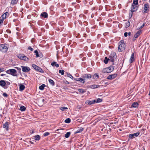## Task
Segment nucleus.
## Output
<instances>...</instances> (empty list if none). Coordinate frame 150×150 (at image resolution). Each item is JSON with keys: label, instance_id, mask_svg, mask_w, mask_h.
<instances>
[{"label": "nucleus", "instance_id": "nucleus-1", "mask_svg": "<svg viewBox=\"0 0 150 150\" xmlns=\"http://www.w3.org/2000/svg\"><path fill=\"white\" fill-rule=\"evenodd\" d=\"M8 49L7 44H1L0 45V51L3 52H6Z\"/></svg>", "mask_w": 150, "mask_h": 150}, {"label": "nucleus", "instance_id": "nucleus-2", "mask_svg": "<svg viewBox=\"0 0 150 150\" xmlns=\"http://www.w3.org/2000/svg\"><path fill=\"white\" fill-rule=\"evenodd\" d=\"M118 50L119 52H122L125 49V43L123 40H121L119 42Z\"/></svg>", "mask_w": 150, "mask_h": 150}, {"label": "nucleus", "instance_id": "nucleus-3", "mask_svg": "<svg viewBox=\"0 0 150 150\" xmlns=\"http://www.w3.org/2000/svg\"><path fill=\"white\" fill-rule=\"evenodd\" d=\"M6 73L11 75L13 76H17V71L14 69H11L7 70L6 71Z\"/></svg>", "mask_w": 150, "mask_h": 150}, {"label": "nucleus", "instance_id": "nucleus-4", "mask_svg": "<svg viewBox=\"0 0 150 150\" xmlns=\"http://www.w3.org/2000/svg\"><path fill=\"white\" fill-rule=\"evenodd\" d=\"M149 11V7L148 3L145 4H144L143 9L142 12L144 13H146Z\"/></svg>", "mask_w": 150, "mask_h": 150}, {"label": "nucleus", "instance_id": "nucleus-5", "mask_svg": "<svg viewBox=\"0 0 150 150\" xmlns=\"http://www.w3.org/2000/svg\"><path fill=\"white\" fill-rule=\"evenodd\" d=\"M18 57L21 59L24 60L26 61H28L29 60V58L22 54H19L18 55Z\"/></svg>", "mask_w": 150, "mask_h": 150}, {"label": "nucleus", "instance_id": "nucleus-6", "mask_svg": "<svg viewBox=\"0 0 150 150\" xmlns=\"http://www.w3.org/2000/svg\"><path fill=\"white\" fill-rule=\"evenodd\" d=\"M33 67L36 71L41 73H44V71L40 67L37 66L36 65L33 64L32 65Z\"/></svg>", "mask_w": 150, "mask_h": 150}, {"label": "nucleus", "instance_id": "nucleus-7", "mask_svg": "<svg viewBox=\"0 0 150 150\" xmlns=\"http://www.w3.org/2000/svg\"><path fill=\"white\" fill-rule=\"evenodd\" d=\"M134 6H132L131 8V10L129 13V18H132L133 13V12L137 10V8H134Z\"/></svg>", "mask_w": 150, "mask_h": 150}, {"label": "nucleus", "instance_id": "nucleus-8", "mask_svg": "<svg viewBox=\"0 0 150 150\" xmlns=\"http://www.w3.org/2000/svg\"><path fill=\"white\" fill-rule=\"evenodd\" d=\"M21 67L22 68V71L23 72H28L30 70V68L28 67L21 66Z\"/></svg>", "mask_w": 150, "mask_h": 150}, {"label": "nucleus", "instance_id": "nucleus-9", "mask_svg": "<svg viewBox=\"0 0 150 150\" xmlns=\"http://www.w3.org/2000/svg\"><path fill=\"white\" fill-rule=\"evenodd\" d=\"M141 33V31L140 30H139L137 32L134 36L133 39V41H134L139 37Z\"/></svg>", "mask_w": 150, "mask_h": 150}, {"label": "nucleus", "instance_id": "nucleus-10", "mask_svg": "<svg viewBox=\"0 0 150 150\" xmlns=\"http://www.w3.org/2000/svg\"><path fill=\"white\" fill-rule=\"evenodd\" d=\"M82 77L85 80L86 79H90L91 78V75L90 74H85L83 75Z\"/></svg>", "mask_w": 150, "mask_h": 150}, {"label": "nucleus", "instance_id": "nucleus-11", "mask_svg": "<svg viewBox=\"0 0 150 150\" xmlns=\"http://www.w3.org/2000/svg\"><path fill=\"white\" fill-rule=\"evenodd\" d=\"M117 76L116 74H114L109 75L107 77V79L111 80L115 79Z\"/></svg>", "mask_w": 150, "mask_h": 150}, {"label": "nucleus", "instance_id": "nucleus-12", "mask_svg": "<svg viewBox=\"0 0 150 150\" xmlns=\"http://www.w3.org/2000/svg\"><path fill=\"white\" fill-rule=\"evenodd\" d=\"M139 134V132H137V133H134L133 134H130L129 136V137L130 138L133 139L135 137H137Z\"/></svg>", "mask_w": 150, "mask_h": 150}, {"label": "nucleus", "instance_id": "nucleus-13", "mask_svg": "<svg viewBox=\"0 0 150 150\" xmlns=\"http://www.w3.org/2000/svg\"><path fill=\"white\" fill-rule=\"evenodd\" d=\"M96 102V100H88L85 102V104H87L89 105H91L94 104Z\"/></svg>", "mask_w": 150, "mask_h": 150}, {"label": "nucleus", "instance_id": "nucleus-14", "mask_svg": "<svg viewBox=\"0 0 150 150\" xmlns=\"http://www.w3.org/2000/svg\"><path fill=\"white\" fill-rule=\"evenodd\" d=\"M116 54L115 52H112L110 55L109 56V58H113V59H116Z\"/></svg>", "mask_w": 150, "mask_h": 150}, {"label": "nucleus", "instance_id": "nucleus-15", "mask_svg": "<svg viewBox=\"0 0 150 150\" xmlns=\"http://www.w3.org/2000/svg\"><path fill=\"white\" fill-rule=\"evenodd\" d=\"M6 84V81L3 80L0 81V86L3 87H4Z\"/></svg>", "mask_w": 150, "mask_h": 150}, {"label": "nucleus", "instance_id": "nucleus-16", "mask_svg": "<svg viewBox=\"0 0 150 150\" xmlns=\"http://www.w3.org/2000/svg\"><path fill=\"white\" fill-rule=\"evenodd\" d=\"M83 130V128L82 127H79L77 128V130L75 132V134H76L78 133H80L82 132Z\"/></svg>", "mask_w": 150, "mask_h": 150}, {"label": "nucleus", "instance_id": "nucleus-17", "mask_svg": "<svg viewBox=\"0 0 150 150\" xmlns=\"http://www.w3.org/2000/svg\"><path fill=\"white\" fill-rule=\"evenodd\" d=\"M3 127L7 131H8L9 127L8 122H6L5 124H3Z\"/></svg>", "mask_w": 150, "mask_h": 150}, {"label": "nucleus", "instance_id": "nucleus-18", "mask_svg": "<svg viewBox=\"0 0 150 150\" xmlns=\"http://www.w3.org/2000/svg\"><path fill=\"white\" fill-rule=\"evenodd\" d=\"M75 80L76 81H80L81 83H84L85 82V79L81 78H78L76 79H75Z\"/></svg>", "mask_w": 150, "mask_h": 150}, {"label": "nucleus", "instance_id": "nucleus-19", "mask_svg": "<svg viewBox=\"0 0 150 150\" xmlns=\"http://www.w3.org/2000/svg\"><path fill=\"white\" fill-rule=\"evenodd\" d=\"M40 16L44 18H47L48 16V15L47 13L43 12L41 13Z\"/></svg>", "mask_w": 150, "mask_h": 150}, {"label": "nucleus", "instance_id": "nucleus-20", "mask_svg": "<svg viewBox=\"0 0 150 150\" xmlns=\"http://www.w3.org/2000/svg\"><path fill=\"white\" fill-rule=\"evenodd\" d=\"M138 4V0H133V3L132 4V6H134V8H135L137 7L136 6H135V5H136Z\"/></svg>", "mask_w": 150, "mask_h": 150}, {"label": "nucleus", "instance_id": "nucleus-21", "mask_svg": "<svg viewBox=\"0 0 150 150\" xmlns=\"http://www.w3.org/2000/svg\"><path fill=\"white\" fill-rule=\"evenodd\" d=\"M138 105H139V104L138 103L134 102L132 104L131 106V107H133L134 108H136L138 107Z\"/></svg>", "mask_w": 150, "mask_h": 150}, {"label": "nucleus", "instance_id": "nucleus-22", "mask_svg": "<svg viewBox=\"0 0 150 150\" xmlns=\"http://www.w3.org/2000/svg\"><path fill=\"white\" fill-rule=\"evenodd\" d=\"M51 65L53 67H56L57 68L59 67V65L58 64H57V62H53L51 64Z\"/></svg>", "mask_w": 150, "mask_h": 150}, {"label": "nucleus", "instance_id": "nucleus-23", "mask_svg": "<svg viewBox=\"0 0 150 150\" xmlns=\"http://www.w3.org/2000/svg\"><path fill=\"white\" fill-rule=\"evenodd\" d=\"M25 86L23 85L22 84H20V87H19V90L20 91H23L25 88Z\"/></svg>", "mask_w": 150, "mask_h": 150}, {"label": "nucleus", "instance_id": "nucleus-24", "mask_svg": "<svg viewBox=\"0 0 150 150\" xmlns=\"http://www.w3.org/2000/svg\"><path fill=\"white\" fill-rule=\"evenodd\" d=\"M134 54L132 53L131 56L130 58V62L132 63L134 60Z\"/></svg>", "mask_w": 150, "mask_h": 150}, {"label": "nucleus", "instance_id": "nucleus-25", "mask_svg": "<svg viewBox=\"0 0 150 150\" xmlns=\"http://www.w3.org/2000/svg\"><path fill=\"white\" fill-rule=\"evenodd\" d=\"M102 71L103 73H110V71L108 69L107 67L104 69H103Z\"/></svg>", "mask_w": 150, "mask_h": 150}, {"label": "nucleus", "instance_id": "nucleus-26", "mask_svg": "<svg viewBox=\"0 0 150 150\" xmlns=\"http://www.w3.org/2000/svg\"><path fill=\"white\" fill-rule=\"evenodd\" d=\"M108 69L110 71V72L113 71L114 69V67L113 66H111L109 67H107Z\"/></svg>", "mask_w": 150, "mask_h": 150}, {"label": "nucleus", "instance_id": "nucleus-27", "mask_svg": "<svg viewBox=\"0 0 150 150\" xmlns=\"http://www.w3.org/2000/svg\"><path fill=\"white\" fill-rule=\"evenodd\" d=\"M99 87V85L93 84L90 86V88H95Z\"/></svg>", "mask_w": 150, "mask_h": 150}, {"label": "nucleus", "instance_id": "nucleus-28", "mask_svg": "<svg viewBox=\"0 0 150 150\" xmlns=\"http://www.w3.org/2000/svg\"><path fill=\"white\" fill-rule=\"evenodd\" d=\"M45 86V85L44 84H42L39 87V89L40 90H43L44 88V87Z\"/></svg>", "mask_w": 150, "mask_h": 150}, {"label": "nucleus", "instance_id": "nucleus-29", "mask_svg": "<svg viewBox=\"0 0 150 150\" xmlns=\"http://www.w3.org/2000/svg\"><path fill=\"white\" fill-rule=\"evenodd\" d=\"M78 91L79 92L82 93H83L86 92L85 91H84L83 89L82 88L78 89Z\"/></svg>", "mask_w": 150, "mask_h": 150}, {"label": "nucleus", "instance_id": "nucleus-30", "mask_svg": "<svg viewBox=\"0 0 150 150\" xmlns=\"http://www.w3.org/2000/svg\"><path fill=\"white\" fill-rule=\"evenodd\" d=\"M35 139L36 140H39L40 139V137L38 135H37L34 136Z\"/></svg>", "mask_w": 150, "mask_h": 150}, {"label": "nucleus", "instance_id": "nucleus-31", "mask_svg": "<svg viewBox=\"0 0 150 150\" xmlns=\"http://www.w3.org/2000/svg\"><path fill=\"white\" fill-rule=\"evenodd\" d=\"M109 58H108L107 57H105V59L104 60V62L105 64H107L109 61Z\"/></svg>", "mask_w": 150, "mask_h": 150}, {"label": "nucleus", "instance_id": "nucleus-32", "mask_svg": "<svg viewBox=\"0 0 150 150\" xmlns=\"http://www.w3.org/2000/svg\"><path fill=\"white\" fill-rule=\"evenodd\" d=\"M25 107L23 106H22L20 107V110L21 111H23L25 110Z\"/></svg>", "mask_w": 150, "mask_h": 150}, {"label": "nucleus", "instance_id": "nucleus-33", "mask_svg": "<svg viewBox=\"0 0 150 150\" xmlns=\"http://www.w3.org/2000/svg\"><path fill=\"white\" fill-rule=\"evenodd\" d=\"M71 134V132H67L65 135V137L66 138H68Z\"/></svg>", "mask_w": 150, "mask_h": 150}, {"label": "nucleus", "instance_id": "nucleus-34", "mask_svg": "<svg viewBox=\"0 0 150 150\" xmlns=\"http://www.w3.org/2000/svg\"><path fill=\"white\" fill-rule=\"evenodd\" d=\"M125 26L126 28L128 27L130 25V22L129 21H128L125 23Z\"/></svg>", "mask_w": 150, "mask_h": 150}, {"label": "nucleus", "instance_id": "nucleus-35", "mask_svg": "<svg viewBox=\"0 0 150 150\" xmlns=\"http://www.w3.org/2000/svg\"><path fill=\"white\" fill-rule=\"evenodd\" d=\"M49 81L50 83L52 85L54 86V82L51 79H49Z\"/></svg>", "mask_w": 150, "mask_h": 150}, {"label": "nucleus", "instance_id": "nucleus-36", "mask_svg": "<svg viewBox=\"0 0 150 150\" xmlns=\"http://www.w3.org/2000/svg\"><path fill=\"white\" fill-rule=\"evenodd\" d=\"M18 1V0H11V4H15L17 3Z\"/></svg>", "mask_w": 150, "mask_h": 150}, {"label": "nucleus", "instance_id": "nucleus-37", "mask_svg": "<svg viewBox=\"0 0 150 150\" xmlns=\"http://www.w3.org/2000/svg\"><path fill=\"white\" fill-rule=\"evenodd\" d=\"M64 122L66 123H69L71 122V119L69 118H67L65 120Z\"/></svg>", "mask_w": 150, "mask_h": 150}, {"label": "nucleus", "instance_id": "nucleus-38", "mask_svg": "<svg viewBox=\"0 0 150 150\" xmlns=\"http://www.w3.org/2000/svg\"><path fill=\"white\" fill-rule=\"evenodd\" d=\"M60 109L62 111H64L65 110H67L68 109V108L67 107H61L60 108Z\"/></svg>", "mask_w": 150, "mask_h": 150}, {"label": "nucleus", "instance_id": "nucleus-39", "mask_svg": "<svg viewBox=\"0 0 150 150\" xmlns=\"http://www.w3.org/2000/svg\"><path fill=\"white\" fill-rule=\"evenodd\" d=\"M34 52L35 54L36 57H39L38 52L37 50H35L34 51Z\"/></svg>", "mask_w": 150, "mask_h": 150}, {"label": "nucleus", "instance_id": "nucleus-40", "mask_svg": "<svg viewBox=\"0 0 150 150\" xmlns=\"http://www.w3.org/2000/svg\"><path fill=\"white\" fill-rule=\"evenodd\" d=\"M6 86L5 87H4V88L5 89L7 88L8 87V86H8L10 84V83L9 82L6 81Z\"/></svg>", "mask_w": 150, "mask_h": 150}, {"label": "nucleus", "instance_id": "nucleus-41", "mask_svg": "<svg viewBox=\"0 0 150 150\" xmlns=\"http://www.w3.org/2000/svg\"><path fill=\"white\" fill-rule=\"evenodd\" d=\"M64 70H59V73L61 74L62 75H63L64 74Z\"/></svg>", "mask_w": 150, "mask_h": 150}, {"label": "nucleus", "instance_id": "nucleus-42", "mask_svg": "<svg viewBox=\"0 0 150 150\" xmlns=\"http://www.w3.org/2000/svg\"><path fill=\"white\" fill-rule=\"evenodd\" d=\"M1 18L4 20L6 18V16H5V15L3 14L1 16Z\"/></svg>", "mask_w": 150, "mask_h": 150}, {"label": "nucleus", "instance_id": "nucleus-43", "mask_svg": "<svg viewBox=\"0 0 150 150\" xmlns=\"http://www.w3.org/2000/svg\"><path fill=\"white\" fill-rule=\"evenodd\" d=\"M67 76L68 77H70L72 79H73V77L70 73H68L67 74Z\"/></svg>", "mask_w": 150, "mask_h": 150}, {"label": "nucleus", "instance_id": "nucleus-44", "mask_svg": "<svg viewBox=\"0 0 150 150\" xmlns=\"http://www.w3.org/2000/svg\"><path fill=\"white\" fill-rule=\"evenodd\" d=\"M102 101V100L100 98H98L96 100V103H100Z\"/></svg>", "mask_w": 150, "mask_h": 150}, {"label": "nucleus", "instance_id": "nucleus-45", "mask_svg": "<svg viewBox=\"0 0 150 150\" xmlns=\"http://www.w3.org/2000/svg\"><path fill=\"white\" fill-rule=\"evenodd\" d=\"M109 61L111 62H114V61L115 59L109 58Z\"/></svg>", "mask_w": 150, "mask_h": 150}, {"label": "nucleus", "instance_id": "nucleus-46", "mask_svg": "<svg viewBox=\"0 0 150 150\" xmlns=\"http://www.w3.org/2000/svg\"><path fill=\"white\" fill-rule=\"evenodd\" d=\"M49 134H50V133L49 132H46L43 135L44 136L46 137V136H48Z\"/></svg>", "mask_w": 150, "mask_h": 150}, {"label": "nucleus", "instance_id": "nucleus-47", "mask_svg": "<svg viewBox=\"0 0 150 150\" xmlns=\"http://www.w3.org/2000/svg\"><path fill=\"white\" fill-rule=\"evenodd\" d=\"M94 76L95 77V78L96 79L99 77V75L96 74H94Z\"/></svg>", "mask_w": 150, "mask_h": 150}, {"label": "nucleus", "instance_id": "nucleus-48", "mask_svg": "<svg viewBox=\"0 0 150 150\" xmlns=\"http://www.w3.org/2000/svg\"><path fill=\"white\" fill-rule=\"evenodd\" d=\"M28 49L29 50H30L31 51H33V49L30 46H29Z\"/></svg>", "mask_w": 150, "mask_h": 150}, {"label": "nucleus", "instance_id": "nucleus-49", "mask_svg": "<svg viewBox=\"0 0 150 150\" xmlns=\"http://www.w3.org/2000/svg\"><path fill=\"white\" fill-rule=\"evenodd\" d=\"M3 96L5 97H7L8 96L7 94L6 93H3Z\"/></svg>", "mask_w": 150, "mask_h": 150}, {"label": "nucleus", "instance_id": "nucleus-50", "mask_svg": "<svg viewBox=\"0 0 150 150\" xmlns=\"http://www.w3.org/2000/svg\"><path fill=\"white\" fill-rule=\"evenodd\" d=\"M4 14L6 16H8L9 15V13L8 12H6V13L3 14Z\"/></svg>", "mask_w": 150, "mask_h": 150}, {"label": "nucleus", "instance_id": "nucleus-51", "mask_svg": "<svg viewBox=\"0 0 150 150\" xmlns=\"http://www.w3.org/2000/svg\"><path fill=\"white\" fill-rule=\"evenodd\" d=\"M4 20L1 19V18L0 19V25H1V24L2 23H3Z\"/></svg>", "mask_w": 150, "mask_h": 150}, {"label": "nucleus", "instance_id": "nucleus-52", "mask_svg": "<svg viewBox=\"0 0 150 150\" xmlns=\"http://www.w3.org/2000/svg\"><path fill=\"white\" fill-rule=\"evenodd\" d=\"M128 33L125 32L124 34V35L125 37H127V36Z\"/></svg>", "mask_w": 150, "mask_h": 150}, {"label": "nucleus", "instance_id": "nucleus-53", "mask_svg": "<svg viewBox=\"0 0 150 150\" xmlns=\"http://www.w3.org/2000/svg\"><path fill=\"white\" fill-rule=\"evenodd\" d=\"M4 71V69L3 68H0V72H2Z\"/></svg>", "mask_w": 150, "mask_h": 150}, {"label": "nucleus", "instance_id": "nucleus-54", "mask_svg": "<svg viewBox=\"0 0 150 150\" xmlns=\"http://www.w3.org/2000/svg\"><path fill=\"white\" fill-rule=\"evenodd\" d=\"M144 25H145V23H144L139 28V29H141L142 28H143L144 26Z\"/></svg>", "mask_w": 150, "mask_h": 150}, {"label": "nucleus", "instance_id": "nucleus-55", "mask_svg": "<svg viewBox=\"0 0 150 150\" xmlns=\"http://www.w3.org/2000/svg\"><path fill=\"white\" fill-rule=\"evenodd\" d=\"M6 32L7 33H11V31H10V30H6Z\"/></svg>", "mask_w": 150, "mask_h": 150}, {"label": "nucleus", "instance_id": "nucleus-56", "mask_svg": "<svg viewBox=\"0 0 150 150\" xmlns=\"http://www.w3.org/2000/svg\"><path fill=\"white\" fill-rule=\"evenodd\" d=\"M128 35L129 36H130L131 35V33L130 32H129L128 33Z\"/></svg>", "mask_w": 150, "mask_h": 150}, {"label": "nucleus", "instance_id": "nucleus-57", "mask_svg": "<svg viewBox=\"0 0 150 150\" xmlns=\"http://www.w3.org/2000/svg\"><path fill=\"white\" fill-rule=\"evenodd\" d=\"M63 129H57V131H59V130H63Z\"/></svg>", "mask_w": 150, "mask_h": 150}, {"label": "nucleus", "instance_id": "nucleus-58", "mask_svg": "<svg viewBox=\"0 0 150 150\" xmlns=\"http://www.w3.org/2000/svg\"><path fill=\"white\" fill-rule=\"evenodd\" d=\"M5 75H6L5 74H1V76H5Z\"/></svg>", "mask_w": 150, "mask_h": 150}, {"label": "nucleus", "instance_id": "nucleus-59", "mask_svg": "<svg viewBox=\"0 0 150 150\" xmlns=\"http://www.w3.org/2000/svg\"><path fill=\"white\" fill-rule=\"evenodd\" d=\"M66 83L67 84H69V82H68V81H66Z\"/></svg>", "mask_w": 150, "mask_h": 150}, {"label": "nucleus", "instance_id": "nucleus-60", "mask_svg": "<svg viewBox=\"0 0 150 150\" xmlns=\"http://www.w3.org/2000/svg\"><path fill=\"white\" fill-rule=\"evenodd\" d=\"M30 143L31 144H33V142L31 141H30Z\"/></svg>", "mask_w": 150, "mask_h": 150}, {"label": "nucleus", "instance_id": "nucleus-61", "mask_svg": "<svg viewBox=\"0 0 150 150\" xmlns=\"http://www.w3.org/2000/svg\"><path fill=\"white\" fill-rule=\"evenodd\" d=\"M105 84H108V83H105Z\"/></svg>", "mask_w": 150, "mask_h": 150}, {"label": "nucleus", "instance_id": "nucleus-62", "mask_svg": "<svg viewBox=\"0 0 150 150\" xmlns=\"http://www.w3.org/2000/svg\"><path fill=\"white\" fill-rule=\"evenodd\" d=\"M44 99H42V101H44Z\"/></svg>", "mask_w": 150, "mask_h": 150}, {"label": "nucleus", "instance_id": "nucleus-63", "mask_svg": "<svg viewBox=\"0 0 150 150\" xmlns=\"http://www.w3.org/2000/svg\"><path fill=\"white\" fill-rule=\"evenodd\" d=\"M19 69L20 70H21V68H19V69Z\"/></svg>", "mask_w": 150, "mask_h": 150}]
</instances>
